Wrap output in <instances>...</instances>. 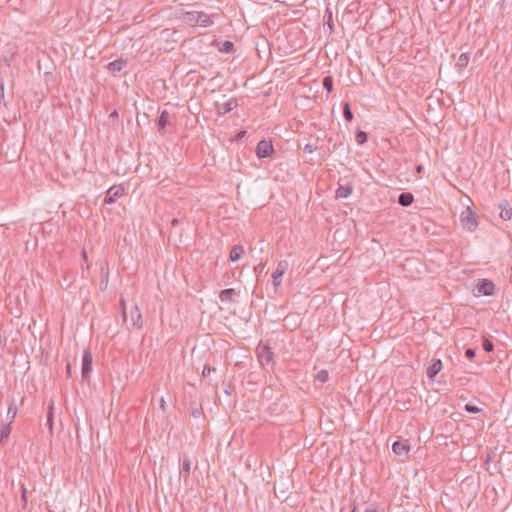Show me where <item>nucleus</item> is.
I'll use <instances>...</instances> for the list:
<instances>
[{
    "mask_svg": "<svg viewBox=\"0 0 512 512\" xmlns=\"http://www.w3.org/2000/svg\"><path fill=\"white\" fill-rule=\"evenodd\" d=\"M460 223L464 230L473 232L478 227V215L470 207H467L460 214Z\"/></svg>",
    "mask_w": 512,
    "mask_h": 512,
    "instance_id": "obj_1",
    "label": "nucleus"
},
{
    "mask_svg": "<svg viewBox=\"0 0 512 512\" xmlns=\"http://www.w3.org/2000/svg\"><path fill=\"white\" fill-rule=\"evenodd\" d=\"M127 64H128L127 59L120 57L112 62H109L106 65V69L108 72H110L115 77L118 75H126L127 74V71H126Z\"/></svg>",
    "mask_w": 512,
    "mask_h": 512,
    "instance_id": "obj_2",
    "label": "nucleus"
},
{
    "mask_svg": "<svg viewBox=\"0 0 512 512\" xmlns=\"http://www.w3.org/2000/svg\"><path fill=\"white\" fill-rule=\"evenodd\" d=\"M274 152V147L271 140H260L256 147V154L259 158L270 157Z\"/></svg>",
    "mask_w": 512,
    "mask_h": 512,
    "instance_id": "obj_3",
    "label": "nucleus"
},
{
    "mask_svg": "<svg viewBox=\"0 0 512 512\" xmlns=\"http://www.w3.org/2000/svg\"><path fill=\"white\" fill-rule=\"evenodd\" d=\"M288 266H289V264L285 260L278 262L275 271L272 273V284L275 288L280 286L282 277L285 274V272L287 271Z\"/></svg>",
    "mask_w": 512,
    "mask_h": 512,
    "instance_id": "obj_4",
    "label": "nucleus"
},
{
    "mask_svg": "<svg viewBox=\"0 0 512 512\" xmlns=\"http://www.w3.org/2000/svg\"><path fill=\"white\" fill-rule=\"evenodd\" d=\"M92 362L93 357L89 350H84L82 355V367H81V375L83 379H87L92 372Z\"/></svg>",
    "mask_w": 512,
    "mask_h": 512,
    "instance_id": "obj_5",
    "label": "nucleus"
},
{
    "mask_svg": "<svg viewBox=\"0 0 512 512\" xmlns=\"http://www.w3.org/2000/svg\"><path fill=\"white\" fill-rule=\"evenodd\" d=\"M479 294L484 296H492L495 293V285L489 279H480L476 285Z\"/></svg>",
    "mask_w": 512,
    "mask_h": 512,
    "instance_id": "obj_6",
    "label": "nucleus"
},
{
    "mask_svg": "<svg viewBox=\"0 0 512 512\" xmlns=\"http://www.w3.org/2000/svg\"><path fill=\"white\" fill-rule=\"evenodd\" d=\"M123 194L124 187L122 185H113L107 190L104 202L106 204H113Z\"/></svg>",
    "mask_w": 512,
    "mask_h": 512,
    "instance_id": "obj_7",
    "label": "nucleus"
},
{
    "mask_svg": "<svg viewBox=\"0 0 512 512\" xmlns=\"http://www.w3.org/2000/svg\"><path fill=\"white\" fill-rule=\"evenodd\" d=\"M498 209L501 219L507 221L512 218V207L506 199H503L499 202Z\"/></svg>",
    "mask_w": 512,
    "mask_h": 512,
    "instance_id": "obj_8",
    "label": "nucleus"
},
{
    "mask_svg": "<svg viewBox=\"0 0 512 512\" xmlns=\"http://www.w3.org/2000/svg\"><path fill=\"white\" fill-rule=\"evenodd\" d=\"M392 451L397 455V456H405L409 453L410 451V445L408 443V441H400V440H397L395 441L393 444H392Z\"/></svg>",
    "mask_w": 512,
    "mask_h": 512,
    "instance_id": "obj_9",
    "label": "nucleus"
},
{
    "mask_svg": "<svg viewBox=\"0 0 512 512\" xmlns=\"http://www.w3.org/2000/svg\"><path fill=\"white\" fill-rule=\"evenodd\" d=\"M443 365L440 359H435L432 361L431 365L427 368V377L430 380H433L436 375L442 370Z\"/></svg>",
    "mask_w": 512,
    "mask_h": 512,
    "instance_id": "obj_10",
    "label": "nucleus"
},
{
    "mask_svg": "<svg viewBox=\"0 0 512 512\" xmlns=\"http://www.w3.org/2000/svg\"><path fill=\"white\" fill-rule=\"evenodd\" d=\"M191 472V461L187 455L183 456L182 466L180 469V478L187 482Z\"/></svg>",
    "mask_w": 512,
    "mask_h": 512,
    "instance_id": "obj_11",
    "label": "nucleus"
},
{
    "mask_svg": "<svg viewBox=\"0 0 512 512\" xmlns=\"http://www.w3.org/2000/svg\"><path fill=\"white\" fill-rule=\"evenodd\" d=\"M131 321H132V325L137 328V329H141L143 327V319H142V314L140 312V309L137 305H135L133 307V309L131 310Z\"/></svg>",
    "mask_w": 512,
    "mask_h": 512,
    "instance_id": "obj_12",
    "label": "nucleus"
},
{
    "mask_svg": "<svg viewBox=\"0 0 512 512\" xmlns=\"http://www.w3.org/2000/svg\"><path fill=\"white\" fill-rule=\"evenodd\" d=\"M237 295V292L233 288H227L221 290L219 293V299L221 302L233 303L235 302L234 297Z\"/></svg>",
    "mask_w": 512,
    "mask_h": 512,
    "instance_id": "obj_13",
    "label": "nucleus"
},
{
    "mask_svg": "<svg viewBox=\"0 0 512 512\" xmlns=\"http://www.w3.org/2000/svg\"><path fill=\"white\" fill-rule=\"evenodd\" d=\"M195 24L202 27H209L213 24V20L210 15L205 12H198V15H195Z\"/></svg>",
    "mask_w": 512,
    "mask_h": 512,
    "instance_id": "obj_14",
    "label": "nucleus"
},
{
    "mask_svg": "<svg viewBox=\"0 0 512 512\" xmlns=\"http://www.w3.org/2000/svg\"><path fill=\"white\" fill-rule=\"evenodd\" d=\"M258 358L262 365L268 364L273 360V352L268 346H264L258 352Z\"/></svg>",
    "mask_w": 512,
    "mask_h": 512,
    "instance_id": "obj_15",
    "label": "nucleus"
},
{
    "mask_svg": "<svg viewBox=\"0 0 512 512\" xmlns=\"http://www.w3.org/2000/svg\"><path fill=\"white\" fill-rule=\"evenodd\" d=\"M169 124H170L169 113L166 110H163L157 119V126H158L159 132L161 134H163L165 132L166 126Z\"/></svg>",
    "mask_w": 512,
    "mask_h": 512,
    "instance_id": "obj_16",
    "label": "nucleus"
},
{
    "mask_svg": "<svg viewBox=\"0 0 512 512\" xmlns=\"http://www.w3.org/2000/svg\"><path fill=\"white\" fill-rule=\"evenodd\" d=\"M244 253V248L242 245H234L229 254V260L231 262H237L241 259Z\"/></svg>",
    "mask_w": 512,
    "mask_h": 512,
    "instance_id": "obj_17",
    "label": "nucleus"
},
{
    "mask_svg": "<svg viewBox=\"0 0 512 512\" xmlns=\"http://www.w3.org/2000/svg\"><path fill=\"white\" fill-rule=\"evenodd\" d=\"M469 61H470L469 53H462V54H460V56L458 57V60H457V62L455 64L458 72L463 71L468 66Z\"/></svg>",
    "mask_w": 512,
    "mask_h": 512,
    "instance_id": "obj_18",
    "label": "nucleus"
},
{
    "mask_svg": "<svg viewBox=\"0 0 512 512\" xmlns=\"http://www.w3.org/2000/svg\"><path fill=\"white\" fill-rule=\"evenodd\" d=\"M414 201V196L410 192H403L398 197V203L403 207H409Z\"/></svg>",
    "mask_w": 512,
    "mask_h": 512,
    "instance_id": "obj_19",
    "label": "nucleus"
},
{
    "mask_svg": "<svg viewBox=\"0 0 512 512\" xmlns=\"http://www.w3.org/2000/svg\"><path fill=\"white\" fill-rule=\"evenodd\" d=\"M11 433V425L10 423L2 424L0 431V443H4L7 441Z\"/></svg>",
    "mask_w": 512,
    "mask_h": 512,
    "instance_id": "obj_20",
    "label": "nucleus"
},
{
    "mask_svg": "<svg viewBox=\"0 0 512 512\" xmlns=\"http://www.w3.org/2000/svg\"><path fill=\"white\" fill-rule=\"evenodd\" d=\"M352 187L351 186H339V188L336 190V197L337 198H347L352 194Z\"/></svg>",
    "mask_w": 512,
    "mask_h": 512,
    "instance_id": "obj_21",
    "label": "nucleus"
},
{
    "mask_svg": "<svg viewBox=\"0 0 512 512\" xmlns=\"http://www.w3.org/2000/svg\"><path fill=\"white\" fill-rule=\"evenodd\" d=\"M238 106V101L235 98H231L222 105V113H228Z\"/></svg>",
    "mask_w": 512,
    "mask_h": 512,
    "instance_id": "obj_22",
    "label": "nucleus"
},
{
    "mask_svg": "<svg viewBox=\"0 0 512 512\" xmlns=\"http://www.w3.org/2000/svg\"><path fill=\"white\" fill-rule=\"evenodd\" d=\"M343 117L348 122L353 120V112L348 102L343 103Z\"/></svg>",
    "mask_w": 512,
    "mask_h": 512,
    "instance_id": "obj_23",
    "label": "nucleus"
},
{
    "mask_svg": "<svg viewBox=\"0 0 512 512\" xmlns=\"http://www.w3.org/2000/svg\"><path fill=\"white\" fill-rule=\"evenodd\" d=\"M355 140L358 145H363L368 140V135L365 131L358 129L355 134Z\"/></svg>",
    "mask_w": 512,
    "mask_h": 512,
    "instance_id": "obj_24",
    "label": "nucleus"
},
{
    "mask_svg": "<svg viewBox=\"0 0 512 512\" xmlns=\"http://www.w3.org/2000/svg\"><path fill=\"white\" fill-rule=\"evenodd\" d=\"M101 273H102V279L99 283V288H100V290L104 291L108 286L109 271H108V269L105 270L104 268H102Z\"/></svg>",
    "mask_w": 512,
    "mask_h": 512,
    "instance_id": "obj_25",
    "label": "nucleus"
},
{
    "mask_svg": "<svg viewBox=\"0 0 512 512\" xmlns=\"http://www.w3.org/2000/svg\"><path fill=\"white\" fill-rule=\"evenodd\" d=\"M322 85L324 87V89L330 93L332 90H333V78L332 76L328 75V76H325L322 80Z\"/></svg>",
    "mask_w": 512,
    "mask_h": 512,
    "instance_id": "obj_26",
    "label": "nucleus"
},
{
    "mask_svg": "<svg viewBox=\"0 0 512 512\" xmlns=\"http://www.w3.org/2000/svg\"><path fill=\"white\" fill-rule=\"evenodd\" d=\"M315 379L321 383H325L329 379V374L327 370H320L316 376Z\"/></svg>",
    "mask_w": 512,
    "mask_h": 512,
    "instance_id": "obj_27",
    "label": "nucleus"
},
{
    "mask_svg": "<svg viewBox=\"0 0 512 512\" xmlns=\"http://www.w3.org/2000/svg\"><path fill=\"white\" fill-rule=\"evenodd\" d=\"M221 51L225 52V53L233 52L234 51V43L231 41H228V40L224 41L222 44Z\"/></svg>",
    "mask_w": 512,
    "mask_h": 512,
    "instance_id": "obj_28",
    "label": "nucleus"
},
{
    "mask_svg": "<svg viewBox=\"0 0 512 512\" xmlns=\"http://www.w3.org/2000/svg\"><path fill=\"white\" fill-rule=\"evenodd\" d=\"M190 410L191 416L194 418H199L202 415V410L196 406V403H191Z\"/></svg>",
    "mask_w": 512,
    "mask_h": 512,
    "instance_id": "obj_29",
    "label": "nucleus"
},
{
    "mask_svg": "<svg viewBox=\"0 0 512 512\" xmlns=\"http://www.w3.org/2000/svg\"><path fill=\"white\" fill-rule=\"evenodd\" d=\"M482 347H483V350L486 352H492L494 350V344L488 338H484Z\"/></svg>",
    "mask_w": 512,
    "mask_h": 512,
    "instance_id": "obj_30",
    "label": "nucleus"
},
{
    "mask_svg": "<svg viewBox=\"0 0 512 512\" xmlns=\"http://www.w3.org/2000/svg\"><path fill=\"white\" fill-rule=\"evenodd\" d=\"M464 410L470 414H477L481 411V409L479 407H477L476 405H473V404H466L464 406Z\"/></svg>",
    "mask_w": 512,
    "mask_h": 512,
    "instance_id": "obj_31",
    "label": "nucleus"
},
{
    "mask_svg": "<svg viewBox=\"0 0 512 512\" xmlns=\"http://www.w3.org/2000/svg\"><path fill=\"white\" fill-rule=\"evenodd\" d=\"M16 414H17V407L11 403L8 407V411H7V416L10 417V422H12L14 420V418L16 417Z\"/></svg>",
    "mask_w": 512,
    "mask_h": 512,
    "instance_id": "obj_32",
    "label": "nucleus"
},
{
    "mask_svg": "<svg viewBox=\"0 0 512 512\" xmlns=\"http://www.w3.org/2000/svg\"><path fill=\"white\" fill-rule=\"evenodd\" d=\"M0 106H6V102L4 100V80L0 78Z\"/></svg>",
    "mask_w": 512,
    "mask_h": 512,
    "instance_id": "obj_33",
    "label": "nucleus"
},
{
    "mask_svg": "<svg viewBox=\"0 0 512 512\" xmlns=\"http://www.w3.org/2000/svg\"><path fill=\"white\" fill-rule=\"evenodd\" d=\"M194 15H198V12H187L185 15L186 22H188L192 25H195L196 16H194Z\"/></svg>",
    "mask_w": 512,
    "mask_h": 512,
    "instance_id": "obj_34",
    "label": "nucleus"
},
{
    "mask_svg": "<svg viewBox=\"0 0 512 512\" xmlns=\"http://www.w3.org/2000/svg\"><path fill=\"white\" fill-rule=\"evenodd\" d=\"M215 367L210 366L209 364H205L202 371V376L207 377L212 371H215Z\"/></svg>",
    "mask_w": 512,
    "mask_h": 512,
    "instance_id": "obj_35",
    "label": "nucleus"
},
{
    "mask_svg": "<svg viewBox=\"0 0 512 512\" xmlns=\"http://www.w3.org/2000/svg\"><path fill=\"white\" fill-rule=\"evenodd\" d=\"M465 356L467 359L472 360L476 356V350L473 348H467L465 350Z\"/></svg>",
    "mask_w": 512,
    "mask_h": 512,
    "instance_id": "obj_36",
    "label": "nucleus"
},
{
    "mask_svg": "<svg viewBox=\"0 0 512 512\" xmlns=\"http://www.w3.org/2000/svg\"><path fill=\"white\" fill-rule=\"evenodd\" d=\"M21 501L24 505L27 503V489L24 484H21Z\"/></svg>",
    "mask_w": 512,
    "mask_h": 512,
    "instance_id": "obj_37",
    "label": "nucleus"
},
{
    "mask_svg": "<svg viewBox=\"0 0 512 512\" xmlns=\"http://www.w3.org/2000/svg\"><path fill=\"white\" fill-rule=\"evenodd\" d=\"M52 410H53V406L51 405L49 407V412H48V415H47V424L49 425L50 429H52V424H53Z\"/></svg>",
    "mask_w": 512,
    "mask_h": 512,
    "instance_id": "obj_38",
    "label": "nucleus"
},
{
    "mask_svg": "<svg viewBox=\"0 0 512 512\" xmlns=\"http://www.w3.org/2000/svg\"><path fill=\"white\" fill-rule=\"evenodd\" d=\"M364 512H383V510L379 509L376 505L371 504L365 509Z\"/></svg>",
    "mask_w": 512,
    "mask_h": 512,
    "instance_id": "obj_39",
    "label": "nucleus"
},
{
    "mask_svg": "<svg viewBox=\"0 0 512 512\" xmlns=\"http://www.w3.org/2000/svg\"><path fill=\"white\" fill-rule=\"evenodd\" d=\"M245 135H246V131H245V130H241V131H239V132L235 135V137H234V141H240V140H242V139L245 137Z\"/></svg>",
    "mask_w": 512,
    "mask_h": 512,
    "instance_id": "obj_40",
    "label": "nucleus"
},
{
    "mask_svg": "<svg viewBox=\"0 0 512 512\" xmlns=\"http://www.w3.org/2000/svg\"><path fill=\"white\" fill-rule=\"evenodd\" d=\"M316 150V146L312 144H306L304 147V152L306 153H313Z\"/></svg>",
    "mask_w": 512,
    "mask_h": 512,
    "instance_id": "obj_41",
    "label": "nucleus"
},
{
    "mask_svg": "<svg viewBox=\"0 0 512 512\" xmlns=\"http://www.w3.org/2000/svg\"><path fill=\"white\" fill-rule=\"evenodd\" d=\"M265 267V264L260 262L258 265L254 266V272L256 274L261 273Z\"/></svg>",
    "mask_w": 512,
    "mask_h": 512,
    "instance_id": "obj_42",
    "label": "nucleus"
},
{
    "mask_svg": "<svg viewBox=\"0 0 512 512\" xmlns=\"http://www.w3.org/2000/svg\"><path fill=\"white\" fill-rule=\"evenodd\" d=\"M120 306L122 308V317H123V320L126 321V309H125V301L123 299L120 300Z\"/></svg>",
    "mask_w": 512,
    "mask_h": 512,
    "instance_id": "obj_43",
    "label": "nucleus"
},
{
    "mask_svg": "<svg viewBox=\"0 0 512 512\" xmlns=\"http://www.w3.org/2000/svg\"><path fill=\"white\" fill-rule=\"evenodd\" d=\"M179 224V219L173 218L171 220V227H176Z\"/></svg>",
    "mask_w": 512,
    "mask_h": 512,
    "instance_id": "obj_44",
    "label": "nucleus"
},
{
    "mask_svg": "<svg viewBox=\"0 0 512 512\" xmlns=\"http://www.w3.org/2000/svg\"><path fill=\"white\" fill-rule=\"evenodd\" d=\"M66 373H67L68 375H70V373H71V365H70V363H68V364L66 365Z\"/></svg>",
    "mask_w": 512,
    "mask_h": 512,
    "instance_id": "obj_45",
    "label": "nucleus"
},
{
    "mask_svg": "<svg viewBox=\"0 0 512 512\" xmlns=\"http://www.w3.org/2000/svg\"><path fill=\"white\" fill-rule=\"evenodd\" d=\"M160 406H161V408H162L163 410H165V401H164V399H163V398H161V400H160Z\"/></svg>",
    "mask_w": 512,
    "mask_h": 512,
    "instance_id": "obj_46",
    "label": "nucleus"
},
{
    "mask_svg": "<svg viewBox=\"0 0 512 512\" xmlns=\"http://www.w3.org/2000/svg\"><path fill=\"white\" fill-rule=\"evenodd\" d=\"M118 116V113L117 111H114L110 114V117H117Z\"/></svg>",
    "mask_w": 512,
    "mask_h": 512,
    "instance_id": "obj_47",
    "label": "nucleus"
},
{
    "mask_svg": "<svg viewBox=\"0 0 512 512\" xmlns=\"http://www.w3.org/2000/svg\"><path fill=\"white\" fill-rule=\"evenodd\" d=\"M416 170H417L418 173H421L422 170H423V167L422 166H417Z\"/></svg>",
    "mask_w": 512,
    "mask_h": 512,
    "instance_id": "obj_48",
    "label": "nucleus"
},
{
    "mask_svg": "<svg viewBox=\"0 0 512 512\" xmlns=\"http://www.w3.org/2000/svg\"><path fill=\"white\" fill-rule=\"evenodd\" d=\"M82 256H83V258H84L85 260H87V253H86V251H83V252H82Z\"/></svg>",
    "mask_w": 512,
    "mask_h": 512,
    "instance_id": "obj_49",
    "label": "nucleus"
},
{
    "mask_svg": "<svg viewBox=\"0 0 512 512\" xmlns=\"http://www.w3.org/2000/svg\"><path fill=\"white\" fill-rule=\"evenodd\" d=\"M355 511H356V507H354V509L351 512H355Z\"/></svg>",
    "mask_w": 512,
    "mask_h": 512,
    "instance_id": "obj_50",
    "label": "nucleus"
}]
</instances>
